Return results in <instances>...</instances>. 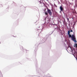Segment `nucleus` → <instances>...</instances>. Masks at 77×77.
I'll return each instance as SVG.
<instances>
[{
    "mask_svg": "<svg viewBox=\"0 0 77 77\" xmlns=\"http://www.w3.org/2000/svg\"><path fill=\"white\" fill-rule=\"evenodd\" d=\"M67 0H65V2L66 3H67V1H66Z\"/></svg>",
    "mask_w": 77,
    "mask_h": 77,
    "instance_id": "1a4fd4ad",
    "label": "nucleus"
},
{
    "mask_svg": "<svg viewBox=\"0 0 77 77\" xmlns=\"http://www.w3.org/2000/svg\"><path fill=\"white\" fill-rule=\"evenodd\" d=\"M39 2L40 4H41L42 3V2H41L40 1H39Z\"/></svg>",
    "mask_w": 77,
    "mask_h": 77,
    "instance_id": "6e6552de",
    "label": "nucleus"
},
{
    "mask_svg": "<svg viewBox=\"0 0 77 77\" xmlns=\"http://www.w3.org/2000/svg\"><path fill=\"white\" fill-rule=\"evenodd\" d=\"M54 0V1H55V0Z\"/></svg>",
    "mask_w": 77,
    "mask_h": 77,
    "instance_id": "9b49d317",
    "label": "nucleus"
},
{
    "mask_svg": "<svg viewBox=\"0 0 77 77\" xmlns=\"http://www.w3.org/2000/svg\"><path fill=\"white\" fill-rule=\"evenodd\" d=\"M68 35H69V38H71L72 41H74L75 42H77V41H76V39H75V37L74 35H72V36H71V35L70 34H69Z\"/></svg>",
    "mask_w": 77,
    "mask_h": 77,
    "instance_id": "f257e3e1",
    "label": "nucleus"
},
{
    "mask_svg": "<svg viewBox=\"0 0 77 77\" xmlns=\"http://www.w3.org/2000/svg\"><path fill=\"white\" fill-rule=\"evenodd\" d=\"M70 32H72V30H71Z\"/></svg>",
    "mask_w": 77,
    "mask_h": 77,
    "instance_id": "0eeeda50",
    "label": "nucleus"
},
{
    "mask_svg": "<svg viewBox=\"0 0 77 77\" xmlns=\"http://www.w3.org/2000/svg\"><path fill=\"white\" fill-rule=\"evenodd\" d=\"M60 9L61 11H63V7L61 5L60 7Z\"/></svg>",
    "mask_w": 77,
    "mask_h": 77,
    "instance_id": "7ed1b4c3",
    "label": "nucleus"
},
{
    "mask_svg": "<svg viewBox=\"0 0 77 77\" xmlns=\"http://www.w3.org/2000/svg\"><path fill=\"white\" fill-rule=\"evenodd\" d=\"M75 46L76 48H77V44H75Z\"/></svg>",
    "mask_w": 77,
    "mask_h": 77,
    "instance_id": "423d86ee",
    "label": "nucleus"
},
{
    "mask_svg": "<svg viewBox=\"0 0 77 77\" xmlns=\"http://www.w3.org/2000/svg\"><path fill=\"white\" fill-rule=\"evenodd\" d=\"M45 15H48V13L47 12H45Z\"/></svg>",
    "mask_w": 77,
    "mask_h": 77,
    "instance_id": "39448f33",
    "label": "nucleus"
},
{
    "mask_svg": "<svg viewBox=\"0 0 77 77\" xmlns=\"http://www.w3.org/2000/svg\"><path fill=\"white\" fill-rule=\"evenodd\" d=\"M68 35L70 34V31L69 30L68 32Z\"/></svg>",
    "mask_w": 77,
    "mask_h": 77,
    "instance_id": "20e7f679",
    "label": "nucleus"
},
{
    "mask_svg": "<svg viewBox=\"0 0 77 77\" xmlns=\"http://www.w3.org/2000/svg\"><path fill=\"white\" fill-rule=\"evenodd\" d=\"M67 18V20L68 21H69V19L68 18Z\"/></svg>",
    "mask_w": 77,
    "mask_h": 77,
    "instance_id": "9d476101",
    "label": "nucleus"
},
{
    "mask_svg": "<svg viewBox=\"0 0 77 77\" xmlns=\"http://www.w3.org/2000/svg\"><path fill=\"white\" fill-rule=\"evenodd\" d=\"M48 13L50 15H51L52 14V13H51V10H48Z\"/></svg>",
    "mask_w": 77,
    "mask_h": 77,
    "instance_id": "f03ea898",
    "label": "nucleus"
}]
</instances>
